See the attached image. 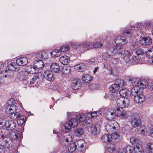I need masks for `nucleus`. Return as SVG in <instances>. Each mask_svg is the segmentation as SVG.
Instances as JSON below:
<instances>
[{
  "label": "nucleus",
  "mask_w": 153,
  "mask_h": 153,
  "mask_svg": "<svg viewBox=\"0 0 153 153\" xmlns=\"http://www.w3.org/2000/svg\"><path fill=\"white\" fill-rule=\"evenodd\" d=\"M11 138L13 139H20L21 138V135L20 132L18 131H15L10 133Z\"/></svg>",
  "instance_id": "obj_25"
},
{
  "label": "nucleus",
  "mask_w": 153,
  "mask_h": 153,
  "mask_svg": "<svg viewBox=\"0 0 153 153\" xmlns=\"http://www.w3.org/2000/svg\"><path fill=\"white\" fill-rule=\"evenodd\" d=\"M138 48V46L136 43H133L130 46V48L132 51H135L137 50Z\"/></svg>",
  "instance_id": "obj_46"
},
{
  "label": "nucleus",
  "mask_w": 153,
  "mask_h": 153,
  "mask_svg": "<svg viewBox=\"0 0 153 153\" xmlns=\"http://www.w3.org/2000/svg\"><path fill=\"white\" fill-rule=\"evenodd\" d=\"M114 112L116 116L120 117L123 119L126 118L128 116V111L122 107H115L114 109Z\"/></svg>",
  "instance_id": "obj_9"
},
{
  "label": "nucleus",
  "mask_w": 153,
  "mask_h": 153,
  "mask_svg": "<svg viewBox=\"0 0 153 153\" xmlns=\"http://www.w3.org/2000/svg\"><path fill=\"white\" fill-rule=\"evenodd\" d=\"M115 84L117 85L120 88H122L125 85L124 81L123 80L120 79H117L116 80Z\"/></svg>",
  "instance_id": "obj_33"
},
{
  "label": "nucleus",
  "mask_w": 153,
  "mask_h": 153,
  "mask_svg": "<svg viewBox=\"0 0 153 153\" xmlns=\"http://www.w3.org/2000/svg\"><path fill=\"white\" fill-rule=\"evenodd\" d=\"M130 123L132 126L135 128L141 126V121L139 115L134 114L131 118Z\"/></svg>",
  "instance_id": "obj_11"
},
{
  "label": "nucleus",
  "mask_w": 153,
  "mask_h": 153,
  "mask_svg": "<svg viewBox=\"0 0 153 153\" xmlns=\"http://www.w3.org/2000/svg\"><path fill=\"white\" fill-rule=\"evenodd\" d=\"M59 61L63 65H67L69 62L70 58L67 56H63L60 57Z\"/></svg>",
  "instance_id": "obj_21"
},
{
  "label": "nucleus",
  "mask_w": 153,
  "mask_h": 153,
  "mask_svg": "<svg viewBox=\"0 0 153 153\" xmlns=\"http://www.w3.org/2000/svg\"><path fill=\"white\" fill-rule=\"evenodd\" d=\"M77 115L76 113H74V112H68L67 113V116L69 118L73 117L74 116H76V117Z\"/></svg>",
  "instance_id": "obj_48"
},
{
  "label": "nucleus",
  "mask_w": 153,
  "mask_h": 153,
  "mask_svg": "<svg viewBox=\"0 0 153 153\" xmlns=\"http://www.w3.org/2000/svg\"><path fill=\"white\" fill-rule=\"evenodd\" d=\"M8 71L5 70L4 71H1L0 74L2 77H5V78H11L13 75V71L18 70L19 69V65L16 64V62L11 63L8 65Z\"/></svg>",
  "instance_id": "obj_6"
},
{
  "label": "nucleus",
  "mask_w": 153,
  "mask_h": 153,
  "mask_svg": "<svg viewBox=\"0 0 153 153\" xmlns=\"http://www.w3.org/2000/svg\"><path fill=\"white\" fill-rule=\"evenodd\" d=\"M86 119L85 116L82 115H78L76 119L72 118L68 122H66L64 124L65 131L67 132L70 131L71 128H74L77 126L79 123L82 125H84L86 123Z\"/></svg>",
  "instance_id": "obj_4"
},
{
  "label": "nucleus",
  "mask_w": 153,
  "mask_h": 153,
  "mask_svg": "<svg viewBox=\"0 0 153 153\" xmlns=\"http://www.w3.org/2000/svg\"><path fill=\"white\" fill-rule=\"evenodd\" d=\"M9 136L8 135H6L5 136L2 135H1V137H0V139H3L4 140V142H5L6 143H8V141L7 140V138H8V137Z\"/></svg>",
  "instance_id": "obj_49"
},
{
  "label": "nucleus",
  "mask_w": 153,
  "mask_h": 153,
  "mask_svg": "<svg viewBox=\"0 0 153 153\" xmlns=\"http://www.w3.org/2000/svg\"><path fill=\"white\" fill-rule=\"evenodd\" d=\"M87 116L89 118H92V112H88L87 114Z\"/></svg>",
  "instance_id": "obj_56"
},
{
  "label": "nucleus",
  "mask_w": 153,
  "mask_h": 153,
  "mask_svg": "<svg viewBox=\"0 0 153 153\" xmlns=\"http://www.w3.org/2000/svg\"><path fill=\"white\" fill-rule=\"evenodd\" d=\"M101 140L103 143H107L112 141L111 135L104 134L101 137Z\"/></svg>",
  "instance_id": "obj_22"
},
{
  "label": "nucleus",
  "mask_w": 153,
  "mask_h": 153,
  "mask_svg": "<svg viewBox=\"0 0 153 153\" xmlns=\"http://www.w3.org/2000/svg\"><path fill=\"white\" fill-rule=\"evenodd\" d=\"M91 130L93 134L97 135L99 132L98 126L97 125H93L91 127Z\"/></svg>",
  "instance_id": "obj_28"
},
{
  "label": "nucleus",
  "mask_w": 153,
  "mask_h": 153,
  "mask_svg": "<svg viewBox=\"0 0 153 153\" xmlns=\"http://www.w3.org/2000/svg\"><path fill=\"white\" fill-rule=\"evenodd\" d=\"M1 106L0 104V110ZM3 125V128L8 131L14 129L16 127V123L11 120L5 121L2 117H0V125Z\"/></svg>",
  "instance_id": "obj_8"
},
{
  "label": "nucleus",
  "mask_w": 153,
  "mask_h": 153,
  "mask_svg": "<svg viewBox=\"0 0 153 153\" xmlns=\"http://www.w3.org/2000/svg\"><path fill=\"white\" fill-rule=\"evenodd\" d=\"M6 111L9 114L10 117L12 119L17 120L18 125L21 126L25 122L26 117L16 111L22 108V104L19 102L13 103L10 100L8 101L6 106Z\"/></svg>",
  "instance_id": "obj_1"
},
{
  "label": "nucleus",
  "mask_w": 153,
  "mask_h": 153,
  "mask_svg": "<svg viewBox=\"0 0 153 153\" xmlns=\"http://www.w3.org/2000/svg\"><path fill=\"white\" fill-rule=\"evenodd\" d=\"M146 132L144 130V129H141V134L142 135H145L146 133Z\"/></svg>",
  "instance_id": "obj_59"
},
{
  "label": "nucleus",
  "mask_w": 153,
  "mask_h": 153,
  "mask_svg": "<svg viewBox=\"0 0 153 153\" xmlns=\"http://www.w3.org/2000/svg\"><path fill=\"white\" fill-rule=\"evenodd\" d=\"M42 52L38 53L36 55V57L39 60H41L43 59Z\"/></svg>",
  "instance_id": "obj_50"
},
{
  "label": "nucleus",
  "mask_w": 153,
  "mask_h": 153,
  "mask_svg": "<svg viewBox=\"0 0 153 153\" xmlns=\"http://www.w3.org/2000/svg\"><path fill=\"white\" fill-rule=\"evenodd\" d=\"M43 76L46 79L50 82L53 81L55 79L54 75L50 71H45L44 73Z\"/></svg>",
  "instance_id": "obj_14"
},
{
  "label": "nucleus",
  "mask_w": 153,
  "mask_h": 153,
  "mask_svg": "<svg viewBox=\"0 0 153 153\" xmlns=\"http://www.w3.org/2000/svg\"><path fill=\"white\" fill-rule=\"evenodd\" d=\"M105 116L107 119L109 120L113 119L116 116L114 112V110L112 111H108L105 113Z\"/></svg>",
  "instance_id": "obj_23"
},
{
  "label": "nucleus",
  "mask_w": 153,
  "mask_h": 153,
  "mask_svg": "<svg viewBox=\"0 0 153 153\" xmlns=\"http://www.w3.org/2000/svg\"><path fill=\"white\" fill-rule=\"evenodd\" d=\"M109 127H111V128H110V129H114V128H115V127L114 126H110V125H109V124H108L107 126H106V129H107V128H108Z\"/></svg>",
  "instance_id": "obj_58"
},
{
  "label": "nucleus",
  "mask_w": 153,
  "mask_h": 153,
  "mask_svg": "<svg viewBox=\"0 0 153 153\" xmlns=\"http://www.w3.org/2000/svg\"><path fill=\"white\" fill-rule=\"evenodd\" d=\"M135 27L131 26V28L132 30H140L142 27V25L141 23H137L135 25Z\"/></svg>",
  "instance_id": "obj_42"
},
{
  "label": "nucleus",
  "mask_w": 153,
  "mask_h": 153,
  "mask_svg": "<svg viewBox=\"0 0 153 153\" xmlns=\"http://www.w3.org/2000/svg\"><path fill=\"white\" fill-rule=\"evenodd\" d=\"M101 113V112L100 111L92 112V118L95 117L99 115Z\"/></svg>",
  "instance_id": "obj_47"
},
{
  "label": "nucleus",
  "mask_w": 153,
  "mask_h": 153,
  "mask_svg": "<svg viewBox=\"0 0 153 153\" xmlns=\"http://www.w3.org/2000/svg\"><path fill=\"white\" fill-rule=\"evenodd\" d=\"M101 37H99L98 39H97V41H102V39H100V38Z\"/></svg>",
  "instance_id": "obj_62"
},
{
  "label": "nucleus",
  "mask_w": 153,
  "mask_h": 153,
  "mask_svg": "<svg viewBox=\"0 0 153 153\" xmlns=\"http://www.w3.org/2000/svg\"><path fill=\"white\" fill-rule=\"evenodd\" d=\"M36 75L34 76L31 80L30 82V84H33L35 82L37 79L39 78L40 76L41 77L42 76V73L41 72H39L37 75Z\"/></svg>",
  "instance_id": "obj_35"
},
{
  "label": "nucleus",
  "mask_w": 153,
  "mask_h": 153,
  "mask_svg": "<svg viewBox=\"0 0 153 153\" xmlns=\"http://www.w3.org/2000/svg\"><path fill=\"white\" fill-rule=\"evenodd\" d=\"M130 141L131 144L136 145L138 143H140L139 140L134 137H132L130 139Z\"/></svg>",
  "instance_id": "obj_39"
},
{
  "label": "nucleus",
  "mask_w": 153,
  "mask_h": 153,
  "mask_svg": "<svg viewBox=\"0 0 153 153\" xmlns=\"http://www.w3.org/2000/svg\"><path fill=\"white\" fill-rule=\"evenodd\" d=\"M119 67L116 66L111 68L110 70L111 73L114 75H117L119 72Z\"/></svg>",
  "instance_id": "obj_34"
},
{
  "label": "nucleus",
  "mask_w": 153,
  "mask_h": 153,
  "mask_svg": "<svg viewBox=\"0 0 153 153\" xmlns=\"http://www.w3.org/2000/svg\"><path fill=\"white\" fill-rule=\"evenodd\" d=\"M84 143H81V144L80 146V147H81V148H83V147L84 146Z\"/></svg>",
  "instance_id": "obj_64"
},
{
  "label": "nucleus",
  "mask_w": 153,
  "mask_h": 153,
  "mask_svg": "<svg viewBox=\"0 0 153 153\" xmlns=\"http://www.w3.org/2000/svg\"><path fill=\"white\" fill-rule=\"evenodd\" d=\"M134 100L136 102L141 103L143 102L145 100V96L142 93L138 94L134 97Z\"/></svg>",
  "instance_id": "obj_16"
},
{
  "label": "nucleus",
  "mask_w": 153,
  "mask_h": 153,
  "mask_svg": "<svg viewBox=\"0 0 153 153\" xmlns=\"http://www.w3.org/2000/svg\"><path fill=\"white\" fill-rule=\"evenodd\" d=\"M5 151V147L2 146H0V153H4Z\"/></svg>",
  "instance_id": "obj_53"
},
{
  "label": "nucleus",
  "mask_w": 153,
  "mask_h": 153,
  "mask_svg": "<svg viewBox=\"0 0 153 153\" xmlns=\"http://www.w3.org/2000/svg\"><path fill=\"white\" fill-rule=\"evenodd\" d=\"M35 68H36L37 72H40L39 71L40 69L42 68V67L44 66V62L41 60L38 61H35L34 62Z\"/></svg>",
  "instance_id": "obj_18"
},
{
  "label": "nucleus",
  "mask_w": 153,
  "mask_h": 153,
  "mask_svg": "<svg viewBox=\"0 0 153 153\" xmlns=\"http://www.w3.org/2000/svg\"><path fill=\"white\" fill-rule=\"evenodd\" d=\"M107 55H108V54H107L103 55L102 56V59L105 60H108V59L109 58L108 57Z\"/></svg>",
  "instance_id": "obj_55"
},
{
  "label": "nucleus",
  "mask_w": 153,
  "mask_h": 153,
  "mask_svg": "<svg viewBox=\"0 0 153 153\" xmlns=\"http://www.w3.org/2000/svg\"><path fill=\"white\" fill-rule=\"evenodd\" d=\"M84 65L81 64L77 65L74 66V69L76 71L79 72H82L84 70Z\"/></svg>",
  "instance_id": "obj_31"
},
{
  "label": "nucleus",
  "mask_w": 153,
  "mask_h": 153,
  "mask_svg": "<svg viewBox=\"0 0 153 153\" xmlns=\"http://www.w3.org/2000/svg\"><path fill=\"white\" fill-rule=\"evenodd\" d=\"M149 134L150 136L153 137V128L149 130Z\"/></svg>",
  "instance_id": "obj_57"
},
{
  "label": "nucleus",
  "mask_w": 153,
  "mask_h": 153,
  "mask_svg": "<svg viewBox=\"0 0 153 153\" xmlns=\"http://www.w3.org/2000/svg\"><path fill=\"white\" fill-rule=\"evenodd\" d=\"M120 88L117 85L115 84L111 85L109 88L110 91L112 93H115L118 92L120 89Z\"/></svg>",
  "instance_id": "obj_30"
},
{
  "label": "nucleus",
  "mask_w": 153,
  "mask_h": 153,
  "mask_svg": "<svg viewBox=\"0 0 153 153\" xmlns=\"http://www.w3.org/2000/svg\"><path fill=\"white\" fill-rule=\"evenodd\" d=\"M70 49V47L67 45H64L60 47V51L62 52H65L68 51Z\"/></svg>",
  "instance_id": "obj_36"
},
{
  "label": "nucleus",
  "mask_w": 153,
  "mask_h": 153,
  "mask_svg": "<svg viewBox=\"0 0 153 153\" xmlns=\"http://www.w3.org/2000/svg\"><path fill=\"white\" fill-rule=\"evenodd\" d=\"M143 150L142 144L140 143L136 144L135 147L128 145L122 149V153H141Z\"/></svg>",
  "instance_id": "obj_7"
},
{
  "label": "nucleus",
  "mask_w": 153,
  "mask_h": 153,
  "mask_svg": "<svg viewBox=\"0 0 153 153\" xmlns=\"http://www.w3.org/2000/svg\"><path fill=\"white\" fill-rule=\"evenodd\" d=\"M98 68V67H97L95 68L94 70L93 71V72L94 74H95L96 73V72L97 71Z\"/></svg>",
  "instance_id": "obj_61"
},
{
  "label": "nucleus",
  "mask_w": 153,
  "mask_h": 153,
  "mask_svg": "<svg viewBox=\"0 0 153 153\" xmlns=\"http://www.w3.org/2000/svg\"><path fill=\"white\" fill-rule=\"evenodd\" d=\"M35 67L34 65H28L26 67V71L22 72L24 75H21L22 77L24 79H25L26 78H27V76L29 74L36 73V75H37L38 72L37 71V69Z\"/></svg>",
  "instance_id": "obj_10"
},
{
  "label": "nucleus",
  "mask_w": 153,
  "mask_h": 153,
  "mask_svg": "<svg viewBox=\"0 0 153 153\" xmlns=\"http://www.w3.org/2000/svg\"><path fill=\"white\" fill-rule=\"evenodd\" d=\"M135 52L138 55H142L144 54V51L143 49L140 48H139Z\"/></svg>",
  "instance_id": "obj_43"
},
{
  "label": "nucleus",
  "mask_w": 153,
  "mask_h": 153,
  "mask_svg": "<svg viewBox=\"0 0 153 153\" xmlns=\"http://www.w3.org/2000/svg\"><path fill=\"white\" fill-rule=\"evenodd\" d=\"M65 140L68 143V148L69 151L71 152H74L76 149V145L72 141V137L70 135H67Z\"/></svg>",
  "instance_id": "obj_12"
},
{
  "label": "nucleus",
  "mask_w": 153,
  "mask_h": 153,
  "mask_svg": "<svg viewBox=\"0 0 153 153\" xmlns=\"http://www.w3.org/2000/svg\"><path fill=\"white\" fill-rule=\"evenodd\" d=\"M94 62V61L92 60H90L88 62V65H91Z\"/></svg>",
  "instance_id": "obj_60"
},
{
  "label": "nucleus",
  "mask_w": 153,
  "mask_h": 153,
  "mask_svg": "<svg viewBox=\"0 0 153 153\" xmlns=\"http://www.w3.org/2000/svg\"><path fill=\"white\" fill-rule=\"evenodd\" d=\"M131 30L129 29H127L124 30H123V34L129 37L131 36Z\"/></svg>",
  "instance_id": "obj_45"
},
{
  "label": "nucleus",
  "mask_w": 153,
  "mask_h": 153,
  "mask_svg": "<svg viewBox=\"0 0 153 153\" xmlns=\"http://www.w3.org/2000/svg\"><path fill=\"white\" fill-rule=\"evenodd\" d=\"M93 47L94 48H98L102 46L101 43L97 42L93 44Z\"/></svg>",
  "instance_id": "obj_52"
},
{
  "label": "nucleus",
  "mask_w": 153,
  "mask_h": 153,
  "mask_svg": "<svg viewBox=\"0 0 153 153\" xmlns=\"http://www.w3.org/2000/svg\"><path fill=\"white\" fill-rule=\"evenodd\" d=\"M121 96L122 97H128L131 94L130 91L128 89L125 88L121 89L119 92Z\"/></svg>",
  "instance_id": "obj_19"
},
{
  "label": "nucleus",
  "mask_w": 153,
  "mask_h": 153,
  "mask_svg": "<svg viewBox=\"0 0 153 153\" xmlns=\"http://www.w3.org/2000/svg\"><path fill=\"white\" fill-rule=\"evenodd\" d=\"M129 100L128 98L123 97L118 98L117 100L118 107L122 108L127 107L129 105Z\"/></svg>",
  "instance_id": "obj_13"
},
{
  "label": "nucleus",
  "mask_w": 153,
  "mask_h": 153,
  "mask_svg": "<svg viewBox=\"0 0 153 153\" xmlns=\"http://www.w3.org/2000/svg\"><path fill=\"white\" fill-rule=\"evenodd\" d=\"M149 88L150 90H153V85L150 86Z\"/></svg>",
  "instance_id": "obj_63"
},
{
  "label": "nucleus",
  "mask_w": 153,
  "mask_h": 153,
  "mask_svg": "<svg viewBox=\"0 0 153 153\" xmlns=\"http://www.w3.org/2000/svg\"><path fill=\"white\" fill-rule=\"evenodd\" d=\"M27 63V59L25 57L20 58L16 60V63L19 65V67L25 65Z\"/></svg>",
  "instance_id": "obj_17"
},
{
  "label": "nucleus",
  "mask_w": 153,
  "mask_h": 153,
  "mask_svg": "<svg viewBox=\"0 0 153 153\" xmlns=\"http://www.w3.org/2000/svg\"><path fill=\"white\" fill-rule=\"evenodd\" d=\"M69 44L71 45V46L73 47L74 48H76L77 47V46L76 45V43H74L73 42H71L69 43Z\"/></svg>",
  "instance_id": "obj_54"
},
{
  "label": "nucleus",
  "mask_w": 153,
  "mask_h": 153,
  "mask_svg": "<svg viewBox=\"0 0 153 153\" xmlns=\"http://www.w3.org/2000/svg\"><path fill=\"white\" fill-rule=\"evenodd\" d=\"M112 140L113 139H116L120 137V135L118 132H115L111 135Z\"/></svg>",
  "instance_id": "obj_44"
},
{
  "label": "nucleus",
  "mask_w": 153,
  "mask_h": 153,
  "mask_svg": "<svg viewBox=\"0 0 153 153\" xmlns=\"http://www.w3.org/2000/svg\"><path fill=\"white\" fill-rule=\"evenodd\" d=\"M114 42L115 44V48H110L107 50V54H108L107 55L108 58L115 55L118 51L123 48L124 45L127 43L128 41L124 37L120 36L116 37L114 39Z\"/></svg>",
  "instance_id": "obj_2"
},
{
  "label": "nucleus",
  "mask_w": 153,
  "mask_h": 153,
  "mask_svg": "<svg viewBox=\"0 0 153 153\" xmlns=\"http://www.w3.org/2000/svg\"><path fill=\"white\" fill-rule=\"evenodd\" d=\"M74 133L77 135H82L84 133V129L81 128H77L75 130Z\"/></svg>",
  "instance_id": "obj_37"
},
{
  "label": "nucleus",
  "mask_w": 153,
  "mask_h": 153,
  "mask_svg": "<svg viewBox=\"0 0 153 153\" xmlns=\"http://www.w3.org/2000/svg\"><path fill=\"white\" fill-rule=\"evenodd\" d=\"M118 56L123 59L126 62H129V64L134 65L137 63L138 56H133L131 59H130L131 54L129 51L127 50H124L121 52H119L118 54Z\"/></svg>",
  "instance_id": "obj_5"
},
{
  "label": "nucleus",
  "mask_w": 153,
  "mask_h": 153,
  "mask_svg": "<svg viewBox=\"0 0 153 153\" xmlns=\"http://www.w3.org/2000/svg\"><path fill=\"white\" fill-rule=\"evenodd\" d=\"M152 43V39L148 36L142 38L140 41V44L143 45H149L151 44Z\"/></svg>",
  "instance_id": "obj_15"
},
{
  "label": "nucleus",
  "mask_w": 153,
  "mask_h": 153,
  "mask_svg": "<svg viewBox=\"0 0 153 153\" xmlns=\"http://www.w3.org/2000/svg\"><path fill=\"white\" fill-rule=\"evenodd\" d=\"M43 59H45L47 58L48 54L47 52L44 51L42 52Z\"/></svg>",
  "instance_id": "obj_51"
},
{
  "label": "nucleus",
  "mask_w": 153,
  "mask_h": 153,
  "mask_svg": "<svg viewBox=\"0 0 153 153\" xmlns=\"http://www.w3.org/2000/svg\"><path fill=\"white\" fill-rule=\"evenodd\" d=\"M146 56L149 58H152L153 57V50L151 49L149 50L146 53Z\"/></svg>",
  "instance_id": "obj_41"
},
{
  "label": "nucleus",
  "mask_w": 153,
  "mask_h": 153,
  "mask_svg": "<svg viewBox=\"0 0 153 153\" xmlns=\"http://www.w3.org/2000/svg\"><path fill=\"white\" fill-rule=\"evenodd\" d=\"M60 69V67L58 64L57 63H53L50 66V70L51 71L55 72H58Z\"/></svg>",
  "instance_id": "obj_24"
},
{
  "label": "nucleus",
  "mask_w": 153,
  "mask_h": 153,
  "mask_svg": "<svg viewBox=\"0 0 153 153\" xmlns=\"http://www.w3.org/2000/svg\"><path fill=\"white\" fill-rule=\"evenodd\" d=\"M107 150L109 152H112L115 150V146L114 144H111L107 147Z\"/></svg>",
  "instance_id": "obj_38"
},
{
  "label": "nucleus",
  "mask_w": 153,
  "mask_h": 153,
  "mask_svg": "<svg viewBox=\"0 0 153 153\" xmlns=\"http://www.w3.org/2000/svg\"><path fill=\"white\" fill-rule=\"evenodd\" d=\"M146 148L148 152H145L144 153H153V142H149L147 143Z\"/></svg>",
  "instance_id": "obj_29"
},
{
  "label": "nucleus",
  "mask_w": 153,
  "mask_h": 153,
  "mask_svg": "<svg viewBox=\"0 0 153 153\" xmlns=\"http://www.w3.org/2000/svg\"><path fill=\"white\" fill-rule=\"evenodd\" d=\"M93 79V77L91 75L88 74H84L82 77V81L85 83L90 82Z\"/></svg>",
  "instance_id": "obj_26"
},
{
  "label": "nucleus",
  "mask_w": 153,
  "mask_h": 153,
  "mask_svg": "<svg viewBox=\"0 0 153 153\" xmlns=\"http://www.w3.org/2000/svg\"><path fill=\"white\" fill-rule=\"evenodd\" d=\"M50 54L53 57H57L61 55V53L58 49H55L50 53Z\"/></svg>",
  "instance_id": "obj_27"
},
{
  "label": "nucleus",
  "mask_w": 153,
  "mask_h": 153,
  "mask_svg": "<svg viewBox=\"0 0 153 153\" xmlns=\"http://www.w3.org/2000/svg\"><path fill=\"white\" fill-rule=\"evenodd\" d=\"M131 82L134 86L130 91L131 94L134 97L143 93V89L146 88L148 85V84L145 81H140L136 78H133Z\"/></svg>",
  "instance_id": "obj_3"
},
{
  "label": "nucleus",
  "mask_w": 153,
  "mask_h": 153,
  "mask_svg": "<svg viewBox=\"0 0 153 153\" xmlns=\"http://www.w3.org/2000/svg\"><path fill=\"white\" fill-rule=\"evenodd\" d=\"M80 85L79 80L76 79H74L72 81L71 88L73 89L77 90L79 89L80 87Z\"/></svg>",
  "instance_id": "obj_20"
},
{
  "label": "nucleus",
  "mask_w": 153,
  "mask_h": 153,
  "mask_svg": "<svg viewBox=\"0 0 153 153\" xmlns=\"http://www.w3.org/2000/svg\"><path fill=\"white\" fill-rule=\"evenodd\" d=\"M91 44L92 43H91L86 42L81 43L79 45V47L84 48L86 50H88L90 48V46Z\"/></svg>",
  "instance_id": "obj_32"
},
{
  "label": "nucleus",
  "mask_w": 153,
  "mask_h": 153,
  "mask_svg": "<svg viewBox=\"0 0 153 153\" xmlns=\"http://www.w3.org/2000/svg\"><path fill=\"white\" fill-rule=\"evenodd\" d=\"M70 67L69 66L65 67L63 69V73L65 74H68L70 72Z\"/></svg>",
  "instance_id": "obj_40"
}]
</instances>
